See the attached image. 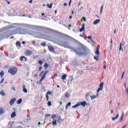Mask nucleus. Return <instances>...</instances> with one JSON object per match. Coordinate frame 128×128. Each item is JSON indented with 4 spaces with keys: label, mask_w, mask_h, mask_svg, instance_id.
I'll return each mask as SVG.
<instances>
[{
    "label": "nucleus",
    "mask_w": 128,
    "mask_h": 128,
    "mask_svg": "<svg viewBox=\"0 0 128 128\" xmlns=\"http://www.w3.org/2000/svg\"><path fill=\"white\" fill-rule=\"evenodd\" d=\"M65 96H66V98H68L70 96V95H68V93L66 92L65 94Z\"/></svg>",
    "instance_id": "nucleus-39"
},
{
    "label": "nucleus",
    "mask_w": 128,
    "mask_h": 128,
    "mask_svg": "<svg viewBox=\"0 0 128 128\" xmlns=\"http://www.w3.org/2000/svg\"><path fill=\"white\" fill-rule=\"evenodd\" d=\"M32 44H36V42L34 41H32Z\"/></svg>",
    "instance_id": "nucleus-60"
},
{
    "label": "nucleus",
    "mask_w": 128,
    "mask_h": 128,
    "mask_svg": "<svg viewBox=\"0 0 128 128\" xmlns=\"http://www.w3.org/2000/svg\"><path fill=\"white\" fill-rule=\"evenodd\" d=\"M82 20H83L84 22H86V18H82Z\"/></svg>",
    "instance_id": "nucleus-48"
},
{
    "label": "nucleus",
    "mask_w": 128,
    "mask_h": 128,
    "mask_svg": "<svg viewBox=\"0 0 128 128\" xmlns=\"http://www.w3.org/2000/svg\"><path fill=\"white\" fill-rule=\"evenodd\" d=\"M66 74H64L62 76V80H66Z\"/></svg>",
    "instance_id": "nucleus-17"
},
{
    "label": "nucleus",
    "mask_w": 128,
    "mask_h": 128,
    "mask_svg": "<svg viewBox=\"0 0 128 128\" xmlns=\"http://www.w3.org/2000/svg\"><path fill=\"white\" fill-rule=\"evenodd\" d=\"M44 78H46V76L43 75L42 78L40 80V82H42V80H44Z\"/></svg>",
    "instance_id": "nucleus-29"
},
{
    "label": "nucleus",
    "mask_w": 128,
    "mask_h": 128,
    "mask_svg": "<svg viewBox=\"0 0 128 128\" xmlns=\"http://www.w3.org/2000/svg\"><path fill=\"white\" fill-rule=\"evenodd\" d=\"M71 4H72V0H70V2H69V4H68L69 6H70Z\"/></svg>",
    "instance_id": "nucleus-49"
},
{
    "label": "nucleus",
    "mask_w": 128,
    "mask_h": 128,
    "mask_svg": "<svg viewBox=\"0 0 128 128\" xmlns=\"http://www.w3.org/2000/svg\"><path fill=\"white\" fill-rule=\"evenodd\" d=\"M96 98H100V94H99L98 93V94H96Z\"/></svg>",
    "instance_id": "nucleus-46"
},
{
    "label": "nucleus",
    "mask_w": 128,
    "mask_h": 128,
    "mask_svg": "<svg viewBox=\"0 0 128 128\" xmlns=\"http://www.w3.org/2000/svg\"><path fill=\"white\" fill-rule=\"evenodd\" d=\"M77 74H78V76H80L82 74V70H79L77 72Z\"/></svg>",
    "instance_id": "nucleus-23"
},
{
    "label": "nucleus",
    "mask_w": 128,
    "mask_h": 128,
    "mask_svg": "<svg viewBox=\"0 0 128 128\" xmlns=\"http://www.w3.org/2000/svg\"><path fill=\"white\" fill-rule=\"evenodd\" d=\"M44 68H48V64L46 63V64L44 65Z\"/></svg>",
    "instance_id": "nucleus-41"
},
{
    "label": "nucleus",
    "mask_w": 128,
    "mask_h": 128,
    "mask_svg": "<svg viewBox=\"0 0 128 128\" xmlns=\"http://www.w3.org/2000/svg\"><path fill=\"white\" fill-rule=\"evenodd\" d=\"M22 99H20L19 100H18L17 101L18 104H22Z\"/></svg>",
    "instance_id": "nucleus-28"
},
{
    "label": "nucleus",
    "mask_w": 128,
    "mask_h": 128,
    "mask_svg": "<svg viewBox=\"0 0 128 128\" xmlns=\"http://www.w3.org/2000/svg\"><path fill=\"white\" fill-rule=\"evenodd\" d=\"M58 104H60V106H62V101H59Z\"/></svg>",
    "instance_id": "nucleus-52"
},
{
    "label": "nucleus",
    "mask_w": 128,
    "mask_h": 128,
    "mask_svg": "<svg viewBox=\"0 0 128 128\" xmlns=\"http://www.w3.org/2000/svg\"><path fill=\"white\" fill-rule=\"evenodd\" d=\"M90 98L92 100H94L95 98H96V95L91 96Z\"/></svg>",
    "instance_id": "nucleus-19"
},
{
    "label": "nucleus",
    "mask_w": 128,
    "mask_h": 128,
    "mask_svg": "<svg viewBox=\"0 0 128 128\" xmlns=\"http://www.w3.org/2000/svg\"><path fill=\"white\" fill-rule=\"evenodd\" d=\"M88 40H92V42H94V40H92V36H88Z\"/></svg>",
    "instance_id": "nucleus-34"
},
{
    "label": "nucleus",
    "mask_w": 128,
    "mask_h": 128,
    "mask_svg": "<svg viewBox=\"0 0 128 128\" xmlns=\"http://www.w3.org/2000/svg\"><path fill=\"white\" fill-rule=\"evenodd\" d=\"M39 38H46V36H44V34H40Z\"/></svg>",
    "instance_id": "nucleus-16"
},
{
    "label": "nucleus",
    "mask_w": 128,
    "mask_h": 128,
    "mask_svg": "<svg viewBox=\"0 0 128 128\" xmlns=\"http://www.w3.org/2000/svg\"><path fill=\"white\" fill-rule=\"evenodd\" d=\"M122 43L120 44V52L122 50V52H124V49L122 48Z\"/></svg>",
    "instance_id": "nucleus-27"
},
{
    "label": "nucleus",
    "mask_w": 128,
    "mask_h": 128,
    "mask_svg": "<svg viewBox=\"0 0 128 128\" xmlns=\"http://www.w3.org/2000/svg\"><path fill=\"white\" fill-rule=\"evenodd\" d=\"M25 54H26V56H32V50H26L25 52Z\"/></svg>",
    "instance_id": "nucleus-3"
},
{
    "label": "nucleus",
    "mask_w": 128,
    "mask_h": 128,
    "mask_svg": "<svg viewBox=\"0 0 128 128\" xmlns=\"http://www.w3.org/2000/svg\"><path fill=\"white\" fill-rule=\"evenodd\" d=\"M4 71H2L0 72V77L2 78H4Z\"/></svg>",
    "instance_id": "nucleus-24"
},
{
    "label": "nucleus",
    "mask_w": 128,
    "mask_h": 128,
    "mask_svg": "<svg viewBox=\"0 0 128 128\" xmlns=\"http://www.w3.org/2000/svg\"><path fill=\"white\" fill-rule=\"evenodd\" d=\"M52 124L53 126H56L58 124L56 123V120H55L54 122H52Z\"/></svg>",
    "instance_id": "nucleus-22"
},
{
    "label": "nucleus",
    "mask_w": 128,
    "mask_h": 128,
    "mask_svg": "<svg viewBox=\"0 0 128 128\" xmlns=\"http://www.w3.org/2000/svg\"><path fill=\"white\" fill-rule=\"evenodd\" d=\"M56 118V114H52L51 116V118H52V120H54V118Z\"/></svg>",
    "instance_id": "nucleus-30"
},
{
    "label": "nucleus",
    "mask_w": 128,
    "mask_h": 128,
    "mask_svg": "<svg viewBox=\"0 0 128 128\" xmlns=\"http://www.w3.org/2000/svg\"><path fill=\"white\" fill-rule=\"evenodd\" d=\"M95 54L97 56H98V54H100V51L98 50V48H96V51Z\"/></svg>",
    "instance_id": "nucleus-26"
},
{
    "label": "nucleus",
    "mask_w": 128,
    "mask_h": 128,
    "mask_svg": "<svg viewBox=\"0 0 128 128\" xmlns=\"http://www.w3.org/2000/svg\"><path fill=\"white\" fill-rule=\"evenodd\" d=\"M78 106H80V102L77 103L75 106H72V108H78Z\"/></svg>",
    "instance_id": "nucleus-8"
},
{
    "label": "nucleus",
    "mask_w": 128,
    "mask_h": 128,
    "mask_svg": "<svg viewBox=\"0 0 128 128\" xmlns=\"http://www.w3.org/2000/svg\"><path fill=\"white\" fill-rule=\"evenodd\" d=\"M100 88H102L104 87V82H102L100 84Z\"/></svg>",
    "instance_id": "nucleus-36"
},
{
    "label": "nucleus",
    "mask_w": 128,
    "mask_h": 128,
    "mask_svg": "<svg viewBox=\"0 0 128 128\" xmlns=\"http://www.w3.org/2000/svg\"><path fill=\"white\" fill-rule=\"evenodd\" d=\"M90 96V92H88L85 96V98L86 100H88V96Z\"/></svg>",
    "instance_id": "nucleus-10"
},
{
    "label": "nucleus",
    "mask_w": 128,
    "mask_h": 128,
    "mask_svg": "<svg viewBox=\"0 0 128 128\" xmlns=\"http://www.w3.org/2000/svg\"><path fill=\"white\" fill-rule=\"evenodd\" d=\"M52 4H53L52 3L50 4V5L49 8H52Z\"/></svg>",
    "instance_id": "nucleus-44"
},
{
    "label": "nucleus",
    "mask_w": 128,
    "mask_h": 128,
    "mask_svg": "<svg viewBox=\"0 0 128 128\" xmlns=\"http://www.w3.org/2000/svg\"><path fill=\"white\" fill-rule=\"evenodd\" d=\"M46 6H48V8H50V4H47Z\"/></svg>",
    "instance_id": "nucleus-57"
},
{
    "label": "nucleus",
    "mask_w": 128,
    "mask_h": 128,
    "mask_svg": "<svg viewBox=\"0 0 128 128\" xmlns=\"http://www.w3.org/2000/svg\"><path fill=\"white\" fill-rule=\"evenodd\" d=\"M12 90L16 91V88H14V87H12Z\"/></svg>",
    "instance_id": "nucleus-55"
},
{
    "label": "nucleus",
    "mask_w": 128,
    "mask_h": 128,
    "mask_svg": "<svg viewBox=\"0 0 128 128\" xmlns=\"http://www.w3.org/2000/svg\"><path fill=\"white\" fill-rule=\"evenodd\" d=\"M103 68L104 70H106V66H104Z\"/></svg>",
    "instance_id": "nucleus-61"
},
{
    "label": "nucleus",
    "mask_w": 128,
    "mask_h": 128,
    "mask_svg": "<svg viewBox=\"0 0 128 128\" xmlns=\"http://www.w3.org/2000/svg\"><path fill=\"white\" fill-rule=\"evenodd\" d=\"M29 2L30 4H32V0H30Z\"/></svg>",
    "instance_id": "nucleus-63"
},
{
    "label": "nucleus",
    "mask_w": 128,
    "mask_h": 128,
    "mask_svg": "<svg viewBox=\"0 0 128 128\" xmlns=\"http://www.w3.org/2000/svg\"><path fill=\"white\" fill-rule=\"evenodd\" d=\"M16 98H12L10 100V106H12V104H14V102H16Z\"/></svg>",
    "instance_id": "nucleus-4"
},
{
    "label": "nucleus",
    "mask_w": 128,
    "mask_h": 128,
    "mask_svg": "<svg viewBox=\"0 0 128 128\" xmlns=\"http://www.w3.org/2000/svg\"><path fill=\"white\" fill-rule=\"evenodd\" d=\"M98 90H102V88H98Z\"/></svg>",
    "instance_id": "nucleus-56"
},
{
    "label": "nucleus",
    "mask_w": 128,
    "mask_h": 128,
    "mask_svg": "<svg viewBox=\"0 0 128 128\" xmlns=\"http://www.w3.org/2000/svg\"><path fill=\"white\" fill-rule=\"evenodd\" d=\"M16 112H13L11 114V118H16Z\"/></svg>",
    "instance_id": "nucleus-15"
},
{
    "label": "nucleus",
    "mask_w": 128,
    "mask_h": 128,
    "mask_svg": "<svg viewBox=\"0 0 128 128\" xmlns=\"http://www.w3.org/2000/svg\"><path fill=\"white\" fill-rule=\"evenodd\" d=\"M24 60L26 62L27 60L26 58L24 56H22V57L20 58V62H22L24 60Z\"/></svg>",
    "instance_id": "nucleus-12"
},
{
    "label": "nucleus",
    "mask_w": 128,
    "mask_h": 128,
    "mask_svg": "<svg viewBox=\"0 0 128 128\" xmlns=\"http://www.w3.org/2000/svg\"><path fill=\"white\" fill-rule=\"evenodd\" d=\"M0 94L2 96H6V93H4V91L2 90V92H0Z\"/></svg>",
    "instance_id": "nucleus-21"
},
{
    "label": "nucleus",
    "mask_w": 128,
    "mask_h": 128,
    "mask_svg": "<svg viewBox=\"0 0 128 128\" xmlns=\"http://www.w3.org/2000/svg\"><path fill=\"white\" fill-rule=\"evenodd\" d=\"M114 34H116V30H114Z\"/></svg>",
    "instance_id": "nucleus-58"
},
{
    "label": "nucleus",
    "mask_w": 128,
    "mask_h": 128,
    "mask_svg": "<svg viewBox=\"0 0 128 128\" xmlns=\"http://www.w3.org/2000/svg\"><path fill=\"white\" fill-rule=\"evenodd\" d=\"M4 112H6L4 109L2 108H0V114H4Z\"/></svg>",
    "instance_id": "nucleus-9"
},
{
    "label": "nucleus",
    "mask_w": 128,
    "mask_h": 128,
    "mask_svg": "<svg viewBox=\"0 0 128 128\" xmlns=\"http://www.w3.org/2000/svg\"><path fill=\"white\" fill-rule=\"evenodd\" d=\"M110 112L112 114H114V110H112Z\"/></svg>",
    "instance_id": "nucleus-62"
},
{
    "label": "nucleus",
    "mask_w": 128,
    "mask_h": 128,
    "mask_svg": "<svg viewBox=\"0 0 128 128\" xmlns=\"http://www.w3.org/2000/svg\"><path fill=\"white\" fill-rule=\"evenodd\" d=\"M28 32V30H20V34H26V33Z\"/></svg>",
    "instance_id": "nucleus-5"
},
{
    "label": "nucleus",
    "mask_w": 128,
    "mask_h": 128,
    "mask_svg": "<svg viewBox=\"0 0 128 128\" xmlns=\"http://www.w3.org/2000/svg\"><path fill=\"white\" fill-rule=\"evenodd\" d=\"M94 60H96L97 62L98 61V56H94Z\"/></svg>",
    "instance_id": "nucleus-32"
},
{
    "label": "nucleus",
    "mask_w": 128,
    "mask_h": 128,
    "mask_svg": "<svg viewBox=\"0 0 128 128\" xmlns=\"http://www.w3.org/2000/svg\"><path fill=\"white\" fill-rule=\"evenodd\" d=\"M46 98H48V94H46Z\"/></svg>",
    "instance_id": "nucleus-51"
},
{
    "label": "nucleus",
    "mask_w": 128,
    "mask_h": 128,
    "mask_svg": "<svg viewBox=\"0 0 128 128\" xmlns=\"http://www.w3.org/2000/svg\"><path fill=\"white\" fill-rule=\"evenodd\" d=\"M46 94H49L50 96V94H52V92H50V91H48Z\"/></svg>",
    "instance_id": "nucleus-38"
},
{
    "label": "nucleus",
    "mask_w": 128,
    "mask_h": 128,
    "mask_svg": "<svg viewBox=\"0 0 128 128\" xmlns=\"http://www.w3.org/2000/svg\"><path fill=\"white\" fill-rule=\"evenodd\" d=\"M50 114H46V118H50Z\"/></svg>",
    "instance_id": "nucleus-45"
},
{
    "label": "nucleus",
    "mask_w": 128,
    "mask_h": 128,
    "mask_svg": "<svg viewBox=\"0 0 128 128\" xmlns=\"http://www.w3.org/2000/svg\"><path fill=\"white\" fill-rule=\"evenodd\" d=\"M20 44H21L20 42L18 41L16 42V46H20Z\"/></svg>",
    "instance_id": "nucleus-31"
},
{
    "label": "nucleus",
    "mask_w": 128,
    "mask_h": 128,
    "mask_svg": "<svg viewBox=\"0 0 128 128\" xmlns=\"http://www.w3.org/2000/svg\"><path fill=\"white\" fill-rule=\"evenodd\" d=\"M100 20H96L94 22L93 24H94V25L98 24H100Z\"/></svg>",
    "instance_id": "nucleus-14"
},
{
    "label": "nucleus",
    "mask_w": 128,
    "mask_h": 128,
    "mask_svg": "<svg viewBox=\"0 0 128 128\" xmlns=\"http://www.w3.org/2000/svg\"><path fill=\"white\" fill-rule=\"evenodd\" d=\"M8 72L12 76H14L18 72V68L16 67H11L8 70Z\"/></svg>",
    "instance_id": "nucleus-2"
},
{
    "label": "nucleus",
    "mask_w": 128,
    "mask_h": 128,
    "mask_svg": "<svg viewBox=\"0 0 128 128\" xmlns=\"http://www.w3.org/2000/svg\"><path fill=\"white\" fill-rule=\"evenodd\" d=\"M41 46H46V44L45 42H42V44H41Z\"/></svg>",
    "instance_id": "nucleus-35"
},
{
    "label": "nucleus",
    "mask_w": 128,
    "mask_h": 128,
    "mask_svg": "<svg viewBox=\"0 0 128 128\" xmlns=\"http://www.w3.org/2000/svg\"><path fill=\"white\" fill-rule=\"evenodd\" d=\"M48 106H52V102H48Z\"/></svg>",
    "instance_id": "nucleus-40"
},
{
    "label": "nucleus",
    "mask_w": 128,
    "mask_h": 128,
    "mask_svg": "<svg viewBox=\"0 0 128 128\" xmlns=\"http://www.w3.org/2000/svg\"><path fill=\"white\" fill-rule=\"evenodd\" d=\"M48 48L50 52H54V47H52V46H48Z\"/></svg>",
    "instance_id": "nucleus-6"
},
{
    "label": "nucleus",
    "mask_w": 128,
    "mask_h": 128,
    "mask_svg": "<svg viewBox=\"0 0 128 128\" xmlns=\"http://www.w3.org/2000/svg\"><path fill=\"white\" fill-rule=\"evenodd\" d=\"M8 28H10L4 27V28H2V30H8Z\"/></svg>",
    "instance_id": "nucleus-37"
},
{
    "label": "nucleus",
    "mask_w": 128,
    "mask_h": 128,
    "mask_svg": "<svg viewBox=\"0 0 128 128\" xmlns=\"http://www.w3.org/2000/svg\"><path fill=\"white\" fill-rule=\"evenodd\" d=\"M42 70V67H40L39 68V72H41Z\"/></svg>",
    "instance_id": "nucleus-50"
},
{
    "label": "nucleus",
    "mask_w": 128,
    "mask_h": 128,
    "mask_svg": "<svg viewBox=\"0 0 128 128\" xmlns=\"http://www.w3.org/2000/svg\"><path fill=\"white\" fill-rule=\"evenodd\" d=\"M6 2H8V4H10V2H8V0H6Z\"/></svg>",
    "instance_id": "nucleus-53"
},
{
    "label": "nucleus",
    "mask_w": 128,
    "mask_h": 128,
    "mask_svg": "<svg viewBox=\"0 0 128 128\" xmlns=\"http://www.w3.org/2000/svg\"><path fill=\"white\" fill-rule=\"evenodd\" d=\"M118 116H120V115L118 114H117L115 118H112V120H113V122H114L116 120H118Z\"/></svg>",
    "instance_id": "nucleus-13"
},
{
    "label": "nucleus",
    "mask_w": 128,
    "mask_h": 128,
    "mask_svg": "<svg viewBox=\"0 0 128 128\" xmlns=\"http://www.w3.org/2000/svg\"><path fill=\"white\" fill-rule=\"evenodd\" d=\"M84 24H82V27L81 29H80V32H82L84 31Z\"/></svg>",
    "instance_id": "nucleus-20"
},
{
    "label": "nucleus",
    "mask_w": 128,
    "mask_h": 128,
    "mask_svg": "<svg viewBox=\"0 0 128 128\" xmlns=\"http://www.w3.org/2000/svg\"><path fill=\"white\" fill-rule=\"evenodd\" d=\"M124 116V112H122V115L121 116L122 118H123Z\"/></svg>",
    "instance_id": "nucleus-43"
},
{
    "label": "nucleus",
    "mask_w": 128,
    "mask_h": 128,
    "mask_svg": "<svg viewBox=\"0 0 128 128\" xmlns=\"http://www.w3.org/2000/svg\"><path fill=\"white\" fill-rule=\"evenodd\" d=\"M62 46L65 48H70V50H72L71 52H72V50H74V52L76 54H78L79 56L86 54V51L84 48H81L77 50H76L74 48H72V47H70V44H68V42H63Z\"/></svg>",
    "instance_id": "nucleus-1"
},
{
    "label": "nucleus",
    "mask_w": 128,
    "mask_h": 128,
    "mask_svg": "<svg viewBox=\"0 0 128 128\" xmlns=\"http://www.w3.org/2000/svg\"><path fill=\"white\" fill-rule=\"evenodd\" d=\"M103 10H104V6H102L100 8V14H102Z\"/></svg>",
    "instance_id": "nucleus-33"
},
{
    "label": "nucleus",
    "mask_w": 128,
    "mask_h": 128,
    "mask_svg": "<svg viewBox=\"0 0 128 128\" xmlns=\"http://www.w3.org/2000/svg\"><path fill=\"white\" fill-rule=\"evenodd\" d=\"M87 104H88V102H86V101H84L82 102H80V106H82L83 108H84V106H86Z\"/></svg>",
    "instance_id": "nucleus-7"
},
{
    "label": "nucleus",
    "mask_w": 128,
    "mask_h": 128,
    "mask_svg": "<svg viewBox=\"0 0 128 128\" xmlns=\"http://www.w3.org/2000/svg\"><path fill=\"white\" fill-rule=\"evenodd\" d=\"M23 92L25 94H26V92H28V90L26 88V86H23Z\"/></svg>",
    "instance_id": "nucleus-18"
},
{
    "label": "nucleus",
    "mask_w": 128,
    "mask_h": 128,
    "mask_svg": "<svg viewBox=\"0 0 128 128\" xmlns=\"http://www.w3.org/2000/svg\"><path fill=\"white\" fill-rule=\"evenodd\" d=\"M57 122L58 124H60L62 122H64V120H62V118H60V116H58V120H57Z\"/></svg>",
    "instance_id": "nucleus-11"
},
{
    "label": "nucleus",
    "mask_w": 128,
    "mask_h": 128,
    "mask_svg": "<svg viewBox=\"0 0 128 128\" xmlns=\"http://www.w3.org/2000/svg\"><path fill=\"white\" fill-rule=\"evenodd\" d=\"M4 78L2 79L1 82H0V84H2V82H4Z\"/></svg>",
    "instance_id": "nucleus-47"
},
{
    "label": "nucleus",
    "mask_w": 128,
    "mask_h": 128,
    "mask_svg": "<svg viewBox=\"0 0 128 128\" xmlns=\"http://www.w3.org/2000/svg\"><path fill=\"white\" fill-rule=\"evenodd\" d=\"M126 92H127V94L128 95V89L126 88Z\"/></svg>",
    "instance_id": "nucleus-64"
},
{
    "label": "nucleus",
    "mask_w": 128,
    "mask_h": 128,
    "mask_svg": "<svg viewBox=\"0 0 128 128\" xmlns=\"http://www.w3.org/2000/svg\"><path fill=\"white\" fill-rule=\"evenodd\" d=\"M71 104H72V103H70V102H68V103L67 104V105L66 106V110H68V106H70Z\"/></svg>",
    "instance_id": "nucleus-25"
},
{
    "label": "nucleus",
    "mask_w": 128,
    "mask_h": 128,
    "mask_svg": "<svg viewBox=\"0 0 128 128\" xmlns=\"http://www.w3.org/2000/svg\"><path fill=\"white\" fill-rule=\"evenodd\" d=\"M64 6H67L66 3H64Z\"/></svg>",
    "instance_id": "nucleus-59"
},
{
    "label": "nucleus",
    "mask_w": 128,
    "mask_h": 128,
    "mask_svg": "<svg viewBox=\"0 0 128 128\" xmlns=\"http://www.w3.org/2000/svg\"><path fill=\"white\" fill-rule=\"evenodd\" d=\"M48 71H46L44 73V76H46V74H48Z\"/></svg>",
    "instance_id": "nucleus-54"
},
{
    "label": "nucleus",
    "mask_w": 128,
    "mask_h": 128,
    "mask_svg": "<svg viewBox=\"0 0 128 128\" xmlns=\"http://www.w3.org/2000/svg\"><path fill=\"white\" fill-rule=\"evenodd\" d=\"M38 64H40V66H42V60H39Z\"/></svg>",
    "instance_id": "nucleus-42"
}]
</instances>
